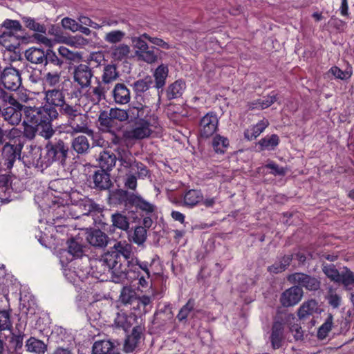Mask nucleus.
<instances>
[{
  "label": "nucleus",
  "mask_w": 354,
  "mask_h": 354,
  "mask_svg": "<svg viewBox=\"0 0 354 354\" xmlns=\"http://www.w3.org/2000/svg\"><path fill=\"white\" fill-rule=\"evenodd\" d=\"M46 57L43 65L45 71H62L64 66L63 59L59 57L51 48L47 49Z\"/></svg>",
  "instance_id": "nucleus-13"
},
{
  "label": "nucleus",
  "mask_w": 354,
  "mask_h": 354,
  "mask_svg": "<svg viewBox=\"0 0 354 354\" xmlns=\"http://www.w3.org/2000/svg\"><path fill=\"white\" fill-rule=\"evenodd\" d=\"M168 71L167 66L163 64L160 65L156 69L153 76L155 77V86L156 88H162L165 85Z\"/></svg>",
  "instance_id": "nucleus-35"
},
{
  "label": "nucleus",
  "mask_w": 354,
  "mask_h": 354,
  "mask_svg": "<svg viewBox=\"0 0 354 354\" xmlns=\"http://www.w3.org/2000/svg\"><path fill=\"white\" fill-rule=\"evenodd\" d=\"M333 319V315L330 314L325 322L319 327L317 333V335L319 339H323L327 336L328 333L331 330Z\"/></svg>",
  "instance_id": "nucleus-57"
},
{
  "label": "nucleus",
  "mask_w": 354,
  "mask_h": 354,
  "mask_svg": "<svg viewBox=\"0 0 354 354\" xmlns=\"http://www.w3.org/2000/svg\"><path fill=\"white\" fill-rule=\"evenodd\" d=\"M218 120L216 114L208 113L203 116L200 122V136L203 138H208L217 130Z\"/></svg>",
  "instance_id": "nucleus-10"
},
{
  "label": "nucleus",
  "mask_w": 354,
  "mask_h": 354,
  "mask_svg": "<svg viewBox=\"0 0 354 354\" xmlns=\"http://www.w3.org/2000/svg\"><path fill=\"white\" fill-rule=\"evenodd\" d=\"M143 38L145 37H142V35L141 36L134 37L132 39L133 46L136 49L135 52L136 55H138V54L141 53V52H143L149 48L146 41L143 40Z\"/></svg>",
  "instance_id": "nucleus-63"
},
{
  "label": "nucleus",
  "mask_w": 354,
  "mask_h": 354,
  "mask_svg": "<svg viewBox=\"0 0 354 354\" xmlns=\"http://www.w3.org/2000/svg\"><path fill=\"white\" fill-rule=\"evenodd\" d=\"M124 32L115 30L106 33L104 39L107 43L113 44L120 42L124 39Z\"/></svg>",
  "instance_id": "nucleus-52"
},
{
  "label": "nucleus",
  "mask_w": 354,
  "mask_h": 354,
  "mask_svg": "<svg viewBox=\"0 0 354 354\" xmlns=\"http://www.w3.org/2000/svg\"><path fill=\"white\" fill-rule=\"evenodd\" d=\"M94 354H120L115 351L113 344L108 340L95 342L93 346Z\"/></svg>",
  "instance_id": "nucleus-29"
},
{
  "label": "nucleus",
  "mask_w": 354,
  "mask_h": 354,
  "mask_svg": "<svg viewBox=\"0 0 354 354\" xmlns=\"http://www.w3.org/2000/svg\"><path fill=\"white\" fill-rule=\"evenodd\" d=\"M269 125L266 119L260 120L257 124L248 128L244 132V136L248 140L256 139Z\"/></svg>",
  "instance_id": "nucleus-24"
},
{
  "label": "nucleus",
  "mask_w": 354,
  "mask_h": 354,
  "mask_svg": "<svg viewBox=\"0 0 354 354\" xmlns=\"http://www.w3.org/2000/svg\"><path fill=\"white\" fill-rule=\"evenodd\" d=\"M277 100L276 95H270L263 98L258 99L248 104L250 109H264L270 106Z\"/></svg>",
  "instance_id": "nucleus-37"
},
{
  "label": "nucleus",
  "mask_w": 354,
  "mask_h": 354,
  "mask_svg": "<svg viewBox=\"0 0 354 354\" xmlns=\"http://www.w3.org/2000/svg\"><path fill=\"white\" fill-rule=\"evenodd\" d=\"M203 195L200 191L196 189L189 190L184 196V205L189 207H193L202 201Z\"/></svg>",
  "instance_id": "nucleus-40"
},
{
  "label": "nucleus",
  "mask_w": 354,
  "mask_h": 354,
  "mask_svg": "<svg viewBox=\"0 0 354 354\" xmlns=\"http://www.w3.org/2000/svg\"><path fill=\"white\" fill-rule=\"evenodd\" d=\"M279 142V136L276 134H272L270 136H266L261 139L259 142L261 150H272Z\"/></svg>",
  "instance_id": "nucleus-41"
},
{
  "label": "nucleus",
  "mask_w": 354,
  "mask_h": 354,
  "mask_svg": "<svg viewBox=\"0 0 354 354\" xmlns=\"http://www.w3.org/2000/svg\"><path fill=\"white\" fill-rule=\"evenodd\" d=\"M194 301L192 299H189L185 305H184L180 310L177 315V319L179 322L185 321L189 313L194 310Z\"/></svg>",
  "instance_id": "nucleus-54"
},
{
  "label": "nucleus",
  "mask_w": 354,
  "mask_h": 354,
  "mask_svg": "<svg viewBox=\"0 0 354 354\" xmlns=\"http://www.w3.org/2000/svg\"><path fill=\"white\" fill-rule=\"evenodd\" d=\"M60 113L67 118V122H70L73 118L80 113L81 107L79 104L71 105L65 102L59 107Z\"/></svg>",
  "instance_id": "nucleus-36"
},
{
  "label": "nucleus",
  "mask_w": 354,
  "mask_h": 354,
  "mask_svg": "<svg viewBox=\"0 0 354 354\" xmlns=\"http://www.w3.org/2000/svg\"><path fill=\"white\" fill-rule=\"evenodd\" d=\"M12 324L10 320V314L9 311L3 310H0V332L1 335L6 338L5 333L11 334Z\"/></svg>",
  "instance_id": "nucleus-34"
},
{
  "label": "nucleus",
  "mask_w": 354,
  "mask_h": 354,
  "mask_svg": "<svg viewBox=\"0 0 354 354\" xmlns=\"http://www.w3.org/2000/svg\"><path fill=\"white\" fill-rule=\"evenodd\" d=\"M114 102L118 104H127L130 102L131 93L125 84L118 83L112 91Z\"/></svg>",
  "instance_id": "nucleus-16"
},
{
  "label": "nucleus",
  "mask_w": 354,
  "mask_h": 354,
  "mask_svg": "<svg viewBox=\"0 0 354 354\" xmlns=\"http://www.w3.org/2000/svg\"><path fill=\"white\" fill-rule=\"evenodd\" d=\"M303 295L304 291L301 287L294 286L282 293L280 301L285 307L292 306L301 301Z\"/></svg>",
  "instance_id": "nucleus-12"
},
{
  "label": "nucleus",
  "mask_w": 354,
  "mask_h": 354,
  "mask_svg": "<svg viewBox=\"0 0 354 354\" xmlns=\"http://www.w3.org/2000/svg\"><path fill=\"white\" fill-rule=\"evenodd\" d=\"M1 81L5 88L11 91H17L21 85V75L12 67L6 68L1 75Z\"/></svg>",
  "instance_id": "nucleus-9"
},
{
  "label": "nucleus",
  "mask_w": 354,
  "mask_h": 354,
  "mask_svg": "<svg viewBox=\"0 0 354 354\" xmlns=\"http://www.w3.org/2000/svg\"><path fill=\"white\" fill-rule=\"evenodd\" d=\"M317 304L313 300H308L300 306L298 310V316L299 319H304L305 317L312 315L317 310Z\"/></svg>",
  "instance_id": "nucleus-38"
},
{
  "label": "nucleus",
  "mask_w": 354,
  "mask_h": 354,
  "mask_svg": "<svg viewBox=\"0 0 354 354\" xmlns=\"http://www.w3.org/2000/svg\"><path fill=\"white\" fill-rule=\"evenodd\" d=\"M99 167L105 171L111 170L115 165L117 156L113 153L104 150L101 151L97 158Z\"/></svg>",
  "instance_id": "nucleus-20"
},
{
  "label": "nucleus",
  "mask_w": 354,
  "mask_h": 354,
  "mask_svg": "<svg viewBox=\"0 0 354 354\" xmlns=\"http://www.w3.org/2000/svg\"><path fill=\"white\" fill-rule=\"evenodd\" d=\"M153 84V80L151 77L147 76L143 79H140L136 82H134L131 86L133 90L137 95H140L145 91H147Z\"/></svg>",
  "instance_id": "nucleus-39"
},
{
  "label": "nucleus",
  "mask_w": 354,
  "mask_h": 354,
  "mask_svg": "<svg viewBox=\"0 0 354 354\" xmlns=\"http://www.w3.org/2000/svg\"><path fill=\"white\" fill-rule=\"evenodd\" d=\"M22 160L24 163L28 167H46V159H41V149L35 145H30L26 148Z\"/></svg>",
  "instance_id": "nucleus-7"
},
{
  "label": "nucleus",
  "mask_w": 354,
  "mask_h": 354,
  "mask_svg": "<svg viewBox=\"0 0 354 354\" xmlns=\"http://www.w3.org/2000/svg\"><path fill=\"white\" fill-rule=\"evenodd\" d=\"M283 326L280 322H275L272 328L270 336L271 343L273 348H279L281 346L283 340Z\"/></svg>",
  "instance_id": "nucleus-30"
},
{
  "label": "nucleus",
  "mask_w": 354,
  "mask_h": 354,
  "mask_svg": "<svg viewBox=\"0 0 354 354\" xmlns=\"http://www.w3.org/2000/svg\"><path fill=\"white\" fill-rule=\"evenodd\" d=\"M58 115L59 113L55 107L44 106L32 111L30 122L35 125L48 124L57 119Z\"/></svg>",
  "instance_id": "nucleus-4"
},
{
  "label": "nucleus",
  "mask_w": 354,
  "mask_h": 354,
  "mask_svg": "<svg viewBox=\"0 0 354 354\" xmlns=\"http://www.w3.org/2000/svg\"><path fill=\"white\" fill-rule=\"evenodd\" d=\"M130 53V48L127 44H120L112 48L111 57L115 61H122Z\"/></svg>",
  "instance_id": "nucleus-43"
},
{
  "label": "nucleus",
  "mask_w": 354,
  "mask_h": 354,
  "mask_svg": "<svg viewBox=\"0 0 354 354\" xmlns=\"http://www.w3.org/2000/svg\"><path fill=\"white\" fill-rule=\"evenodd\" d=\"M338 283L341 282L346 289L351 290L354 287V274L348 269L342 271L339 275Z\"/></svg>",
  "instance_id": "nucleus-48"
},
{
  "label": "nucleus",
  "mask_w": 354,
  "mask_h": 354,
  "mask_svg": "<svg viewBox=\"0 0 354 354\" xmlns=\"http://www.w3.org/2000/svg\"><path fill=\"white\" fill-rule=\"evenodd\" d=\"M71 147L77 154H86L89 151L90 144L85 136H78L72 140Z\"/></svg>",
  "instance_id": "nucleus-27"
},
{
  "label": "nucleus",
  "mask_w": 354,
  "mask_h": 354,
  "mask_svg": "<svg viewBox=\"0 0 354 354\" xmlns=\"http://www.w3.org/2000/svg\"><path fill=\"white\" fill-rule=\"evenodd\" d=\"M185 89V84L181 80H177L171 84L167 88L166 95L169 100L178 98L182 96Z\"/></svg>",
  "instance_id": "nucleus-26"
},
{
  "label": "nucleus",
  "mask_w": 354,
  "mask_h": 354,
  "mask_svg": "<svg viewBox=\"0 0 354 354\" xmlns=\"http://www.w3.org/2000/svg\"><path fill=\"white\" fill-rule=\"evenodd\" d=\"M109 89V86L99 82L96 86L92 88L91 91L95 95L93 104H97L102 99H105L106 93Z\"/></svg>",
  "instance_id": "nucleus-45"
},
{
  "label": "nucleus",
  "mask_w": 354,
  "mask_h": 354,
  "mask_svg": "<svg viewBox=\"0 0 354 354\" xmlns=\"http://www.w3.org/2000/svg\"><path fill=\"white\" fill-rule=\"evenodd\" d=\"M132 317H129L124 313H118L115 319V324L118 327L122 328L124 330H127L131 326L130 319Z\"/></svg>",
  "instance_id": "nucleus-61"
},
{
  "label": "nucleus",
  "mask_w": 354,
  "mask_h": 354,
  "mask_svg": "<svg viewBox=\"0 0 354 354\" xmlns=\"http://www.w3.org/2000/svg\"><path fill=\"white\" fill-rule=\"evenodd\" d=\"M111 222L113 226L124 230L127 231L129 228V223L128 218L124 215L120 213H115L111 216Z\"/></svg>",
  "instance_id": "nucleus-44"
},
{
  "label": "nucleus",
  "mask_w": 354,
  "mask_h": 354,
  "mask_svg": "<svg viewBox=\"0 0 354 354\" xmlns=\"http://www.w3.org/2000/svg\"><path fill=\"white\" fill-rule=\"evenodd\" d=\"M111 250V251H108L106 253L116 254L117 259H120V255H122L125 259L129 260L132 254V245L125 241L115 242Z\"/></svg>",
  "instance_id": "nucleus-21"
},
{
  "label": "nucleus",
  "mask_w": 354,
  "mask_h": 354,
  "mask_svg": "<svg viewBox=\"0 0 354 354\" xmlns=\"http://www.w3.org/2000/svg\"><path fill=\"white\" fill-rule=\"evenodd\" d=\"M22 21L24 23L26 28L41 33H45L46 28L44 24H39L33 18L29 17H23Z\"/></svg>",
  "instance_id": "nucleus-47"
},
{
  "label": "nucleus",
  "mask_w": 354,
  "mask_h": 354,
  "mask_svg": "<svg viewBox=\"0 0 354 354\" xmlns=\"http://www.w3.org/2000/svg\"><path fill=\"white\" fill-rule=\"evenodd\" d=\"M57 51L62 59L64 58L71 62H78L82 59L80 53L71 51L65 46H59Z\"/></svg>",
  "instance_id": "nucleus-46"
},
{
  "label": "nucleus",
  "mask_w": 354,
  "mask_h": 354,
  "mask_svg": "<svg viewBox=\"0 0 354 354\" xmlns=\"http://www.w3.org/2000/svg\"><path fill=\"white\" fill-rule=\"evenodd\" d=\"M2 116L11 125H17L21 120V111L14 107H6L2 112Z\"/></svg>",
  "instance_id": "nucleus-32"
},
{
  "label": "nucleus",
  "mask_w": 354,
  "mask_h": 354,
  "mask_svg": "<svg viewBox=\"0 0 354 354\" xmlns=\"http://www.w3.org/2000/svg\"><path fill=\"white\" fill-rule=\"evenodd\" d=\"M68 125L71 127L73 134L82 133L88 136H92L94 133L93 130L89 128L88 115L82 113V111L68 122Z\"/></svg>",
  "instance_id": "nucleus-11"
},
{
  "label": "nucleus",
  "mask_w": 354,
  "mask_h": 354,
  "mask_svg": "<svg viewBox=\"0 0 354 354\" xmlns=\"http://www.w3.org/2000/svg\"><path fill=\"white\" fill-rule=\"evenodd\" d=\"M292 259V255H286L280 261V267H277L276 265H272L269 267L268 270L271 272L279 273L285 270V269L289 266L290 263Z\"/></svg>",
  "instance_id": "nucleus-58"
},
{
  "label": "nucleus",
  "mask_w": 354,
  "mask_h": 354,
  "mask_svg": "<svg viewBox=\"0 0 354 354\" xmlns=\"http://www.w3.org/2000/svg\"><path fill=\"white\" fill-rule=\"evenodd\" d=\"M120 298L124 304H131L137 299L136 292L133 290L127 288L122 289Z\"/></svg>",
  "instance_id": "nucleus-59"
},
{
  "label": "nucleus",
  "mask_w": 354,
  "mask_h": 354,
  "mask_svg": "<svg viewBox=\"0 0 354 354\" xmlns=\"http://www.w3.org/2000/svg\"><path fill=\"white\" fill-rule=\"evenodd\" d=\"M134 124V127L123 133V138L126 140H141L149 137L152 133L151 127L157 128L159 125L158 118L152 117L149 121L139 122Z\"/></svg>",
  "instance_id": "nucleus-2"
},
{
  "label": "nucleus",
  "mask_w": 354,
  "mask_h": 354,
  "mask_svg": "<svg viewBox=\"0 0 354 354\" xmlns=\"http://www.w3.org/2000/svg\"><path fill=\"white\" fill-rule=\"evenodd\" d=\"M128 239L138 245H142L147 239V230L142 226L136 227L133 232H129Z\"/></svg>",
  "instance_id": "nucleus-33"
},
{
  "label": "nucleus",
  "mask_w": 354,
  "mask_h": 354,
  "mask_svg": "<svg viewBox=\"0 0 354 354\" xmlns=\"http://www.w3.org/2000/svg\"><path fill=\"white\" fill-rule=\"evenodd\" d=\"M86 241L93 247L104 248L108 245L109 238L102 231L95 230L87 234Z\"/></svg>",
  "instance_id": "nucleus-14"
},
{
  "label": "nucleus",
  "mask_w": 354,
  "mask_h": 354,
  "mask_svg": "<svg viewBox=\"0 0 354 354\" xmlns=\"http://www.w3.org/2000/svg\"><path fill=\"white\" fill-rule=\"evenodd\" d=\"M0 44L8 51H15L19 46L17 37L12 31H5L0 35Z\"/></svg>",
  "instance_id": "nucleus-25"
},
{
  "label": "nucleus",
  "mask_w": 354,
  "mask_h": 354,
  "mask_svg": "<svg viewBox=\"0 0 354 354\" xmlns=\"http://www.w3.org/2000/svg\"><path fill=\"white\" fill-rule=\"evenodd\" d=\"M68 250L73 257L79 258L82 257L83 246L77 239H71L68 241Z\"/></svg>",
  "instance_id": "nucleus-49"
},
{
  "label": "nucleus",
  "mask_w": 354,
  "mask_h": 354,
  "mask_svg": "<svg viewBox=\"0 0 354 354\" xmlns=\"http://www.w3.org/2000/svg\"><path fill=\"white\" fill-rule=\"evenodd\" d=\"M229 145L228 140L221 136H216L212 141V147L216 153H223Z\"/></svg>",
  "instance_id": "nucleus-50"
},
{
  "label": "nucleus",
  "mask_w": 354,
  "mask_h": 354,
  "mask_svg": "<svg viewBox=\"0 0 354 354\" xmlns=\"http://www.w3.org/2000/svg\"><path fill=\"white\" fill-rule=\"evenodd\" d=\"M93 77V71L91 68L86 64H80L73 68V82L76 83L81 89H85L91 86Z\"/></svg>",
  "instance_id": "nucleus-6"
},
{
  "label": "nucleus",
  "mask_w": 354,
  "mask_h": 354,
  "mask_svg": "<svg viewBox=\"0 0 354 354\" xmlns=\"http://www.w3.org/2000/svg\"><path fill=\"white\" fill-rule=\"evenodd\" d=\"M2 27L6 28L7 31H12L14 34L23 30L19 21L12 19L5 20L2 24Z\"/></svg>",
  "instance_id": "nucleus-64"
},
{
  "label": "nucleus",
  "mask_w": 354,
  "mask_h": 354,
  "mask_svg": "<svg viewBox=\"0 0 354 354\" xmlns=\"http://www.w3.org/2000/svg\"><path fill=\"white\" fill-rule=\"evenodd\" d=\"M98 122L102 131L104 132L110 133H113L117 129H120V127H118L117 122L109 115L106 111H102L100 113Z\"/></svg>",
  "instance_id": "nucleus-17"
},
{
  "label": "nucleus",
  "mask_w": 354,
  "mask_h": 354,
  "mask_svg": "<svg viewBox=\"0 0 354 354\" xmlns=\"http://www.w3.org/2000/svg\"><path fill=\"white\" fill-rule=\"evenodd\" d=\"M137 113H138L137 122L149 121V119L152 117H158L152 113L149 106L140 103H137Z\"/></svg>",
  "instance_id": "nucleus-42"
},
{
  "label": "nucleus",
  "mask_w": 354,
  "mask_h": 354,
  "mask_svg": "<svg viewBox=\"0 0 354 354\" xmlns=\"http://www.w3.org/2000/svg\"><path fill=\"white\" fill-rule=\"evenodd\" d=\"M323 272L332 281L337 282L339 279V272L333 264H323Z\"/></svg>",
  "instance_id": "nucleus-55"
},
{
  "label": "nucleus",
  "mask_w": 354,
  "mask_h": 354,
  "mask_svg": "<svg viewBox=\"0 0 354 354\" xmlns=\"http://www.w3.org/2000/svg\"><path fill=\"white\" fill-rule=\"evenodd\" d=\"M115 151L117 153V159L120 162V165L131 170L136 162L131 152L124 147H117Z\"/></svg>",
  "instance_id": "nucleus-18"
},
{
  "label": "nucleus",
  "mask_w": 354,
  "mask_h": 354,
  "mask_svg": "<svg viewBox=\"0 0 354 354\" xmlns=\"http://www.w3.org/2000/svg\"><path fill=\"white\" fill-rule=\"evenodd\" d=\"M288 280L292 283H297L310 291L317 290L320 288V281L315 277L304 273H294L288 277Z\"/></svg>",
  "instance_id": "nucleus-8"
},
{
  "label": "nucleus",
  "mask_w": 354,
  "mask_h": 354,
  "mask_svg": "<svg viewBox=\"0 0 354 354\" xmlns=\"http://www.w3.org/2000/svg\"><path fill=\"white\" fill-rule=\"evenodd\" d=\"M44 75L45 83L49 86H55L61 80L62 71H46Z\"/></svg>",
  "instance_id": "nucleus-51"
},
{
  "label": "nucleus",
  "mask_w": 354,
  "mask_h": 354,
  "mask_svg": "<svg viewBox=\"0 0 354 354\" xmlns=\"http://www.w3.org/2000/svg\"><path fill=\"white\" fill-rule=\"evenodd\" d=\"M132 205H136L142 211L147 213H151L154 211L155 206L149 202L145 201L139 196H133Z\"/></svg>",
  "instance_id": "nucleus-53"
},
{
  "label": "nucleus",
  "mask_w": 354,
  "mask_h": 354,
  "mask_svg": "<svg viewBox=\"0 0 354 354\" xmlns=\"http://www.w3.org/2000/svg\"><path fill=\"white\" fill-rule=\"evenodd\" d=\"M44 94V100L50 106L60 107L66 102L64 95L60 89H50L46 91Z\"/></svg>",
  "instance_id": "nucleus-19"
},
{
  "label": "nucleus",
  "mask_w": 354,
  "mask_h": 354,
  "mask_svg": "<svg viewBox=\"0 0 354 354\" xmlns=\"http://www.w3.org/2000/svg\"><path fill=\"white\" fill-rule=\"evenodd\" d=\"M93 180L95 187L100 189H107L112 185L110 175L105 170L96 171L93 176Z\"/></svg>",
  "instance_id": "nucleus-23"
},
{
  "label": "nucleus",
  "mask_w": 354,
  "mask_h": 354,
  "mask_svg": "<svg viewBox=\"0 0 354 354\" xmlns=\"http://www.w3.org/2000/svg\"><path fill=\"white\" fill-rule=\"evenodd\" d=\"M46 167L56 160L64 162L68 156V147L61 139L55 142H48L46 145Z\"/></svg>",
  "instance_id": "nucleus-3"
},
{
  "label": "nucleus",
  "mask_w": 354,
  "mask_h": 354,
  "mask_svg": "<svg viewBox=\"0 0 354 354\" xmlns=\"http://www.w3.org/2000/svg\"><path fill=\"white\" fill-rule=\"evenodd\" d=\"M328 73L332 74L335 78L340 79L342 80L350 78L352 75L351 70L342 71L337 66H333L329 70Z\"/></svg>",
  "instance_id": "nucleus-62"
},
{
  "label": "nucleus",
  "mask_w": 354,
  "mask_h": 354,
  "mask_svg": "<svg viewBox=\"0 0 354 354\" xmlns=\"http://www.w3.org/2000/svg\"><path fill=\"white\" fill-rule=\"evenodd\" d=\"M117 257L115 253H105L97 261L96 267L100 269V272L110 273L113 282L120 283L127 279V270Z\"/></svg>",
  "instance_id": "nucleus-1"
},
{
  "label": "nucleus",
  "mask_w": 354,
  "mask_h": 354,
  "mask_svg": "<svg viewBox=\"0 0 354 354\" xmlns=\"http://www.w3.org/2000/svg\"><path fill=\"white\" fill-rule=\"evenodd\" d=\"M22 150V145L21 143H13L10 142H6L1 149V156L3 164L7 169H11L17 159H20L21 152Z\"/></svg>",
  "instance_id": "nucleus-5"
},
{
  "label": "nucleus",
  "mask_w": 354,
  "mask_h": 354,
  "mask_svg": "<svg viewBox=\"0 0 354 354\" xmlns=\"http://www.w3.org/2000/svg\"><path fill=\"white\" fill-rule=\"evenodd\" d=\"M143 331L144 328L140 326H136L133 328L131 334L127 336L124 344V351L126 353L134 351L142 336Z\"/></svg>",
  "instance_id": "nucleus-15"
},
{
  "label": "nucleus",
  "mask_w": 354,
  "mask_h": 354,
  "mask_svg": "<svg viewBox=\"0 0 354 354\" xmlns=\"http://www.w3.org/2000/svg\"><path fill=\"white\" fill-rule=\"evenodd\" d=\"M47 50L32 47L25 51L26 59L35 64H43L46 57Z\"/></svg>",
  "instance_id": "nucleus-22"
},
{
  "label": "nucleus",
  "mask_w": 354,
  "mask_h": 354,
  "mask_svg": "<svg viewBox=\"0 0 354 354\" xmlns=\"http://www.w3.org/2000/svg\"><path fill=\"white\" fill-rule=\"evenodd\" d=\"M119 77L117 68L113 64H107L104 67L101 76V81L103 84L109 86Z\"/></svg>",
  "instance_id": "nucleus-28"
},
{
  "label": "nucleus",
  "mask_w": 354,
  "mask_h": 354,
  "mask_svg": "<svg viewBox=\"0 0 354 354\" xmlns=\"http://www.w3.org/2000/svg\"><path fill=\"white\" fill-rule=\"evenodd\" d=\"M139 59L142 60L148 64H153L158 60V55L155 53L153 48H149L141 53L136 55Z\"/></svg>",
  "instance_id": "nucleus-56"
},
{
  "label": "nucleus",
  "mask_w": 354,
  "mask_h": 354,
  "mask_svg": "<svg viewBox=\"0 0 354 354\" xmlns=\"http://www.w3.org/2000/svg\"><path fill=\"white\" fill-rule=\"evenodd\" d=\"M25 346L27 351L36 354H44L47 350V345L44 342L32 337L27 340Z\"/></svg>",
  "instance_id": "nucleus-31"
},
{
  "label": "nucleus",
  "mask_w": 354,
  "mask_h": 354,
  "mask_svg": "<svg viewBox=\"0 0 354 354\" xmlns=\"http://www.w3.org/2000/svg\"><path fill=\"white\" fill-rule=\"evenodd\" d=\"M37 131L40 136L45 139H50L55 134V130L53 129L52 124H38Z\"/></svg>",
  "instance_id": "nucleus-60"
}]
</instances>
